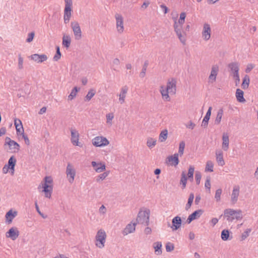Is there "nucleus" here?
I'll return each mask as SVG.
<instances>
[{
  "instance_id": "obj_1",
  "label": "nucleus",
  "mask_w": 258,
  "mask_h": 258,
  "mask_svg": "<svg viewBox=\"0 0 258 258\" xmlns=\"http://www.w3.org/2000/svg\"><path fill=\"white\" fill-rule=\"evenodd\" d=\"M224 215L229 222H232L234 220H241L243 218L242 212L241 210L226 209L224 211Z\"/></svg>"
},
{
  "instance_id": "obj_2",
  "label": "nucleus",
  "mask_w": 258,
  "mask_h": 258,
  "mask_svg": "<svg viewBox=\"0 0 258 258\" xmlns=\"http://www.w3.org/2000/svg\"><path fill=\"white\" fill-rule=\"evenodd\" d=\"M174 31L180 42L184 45L186 41V33L183 29V26L177 25L176 20L175 19L173 24Z\"/></svg>"
},
{
  "instance_id": "obj_3",
  "label": "nucleus",
  "mask_w": 258,
  "mask_h": 258,
  "mask_svg": "<svg viewBox=\"0 0 258 258\" xmlns=\"http://www.w3.org/2000/svg\"><path fill=\"white\" fill-rule=\"evenodd\" d=\"M106 237V233L103 229L99 230L95 237V245L99 248H103L105 246Z\"/></svg>"
},
{
  "instance_id": "obj_4",
  "label": "nucleus",
  "mask_w": 258,
  "mask_h": 258,
  "mask_svg": "<svg viewBox=\"0 0 258 258\" xmlns=\"http://www.w3.org/2000/svg\"><path fill=\"white\" fill-rule=\"evenodd\" d=\"M150 211L149 210L140 211L136 219V223L148 226L149 224Z\"/></svg>"
},
{
  "instance_id": "obj_5",
  "label": "nucleus",
  "mask_w": 258,
  "mask_h": 258,
  "mask_svg": "<svg viewBox=\"0 0 258 258\" xmlns=\"http://www.w3.org/2000/svg\"><path fill=\"white\" fill-rule=\"evenodd\" d=\"M65 8L64 10L63 19L66 24L69 23L72 15V0H64Z\"/></svg>"
},
{
  "instance_id": "obj_6",
  "label": "nucleus",
  "mask_w": 258,
  "mask_h": 258,
  "mask_svg": "<svg viewBox=\"0 0 258 258\" xmlns=\"http://www.w3.org/2000/svg\"><path fill=\"white\" fill-rule=\"evenodd\" d=\"M93 146L96 147H103L109 144V141L106 137L103 136H97L92 140Z\"/></svg>"
},
{
  "instance_id": "obj_7",
  "label": "nucleus",
  "mask_w": 258,
  "mask_h": 258,
  "mask_svg": "<svg viewBox=\"0 0 258 258\" xmlns=\"http://www.w3.org/2000/svg\"><path fill=\"white\" fill-rule=\"evenodd\" d=\"M68 181L72 183L75 179L76 172L73 165L70 163H68L66 172Z\"/></svg>"
},
{
  "instance_id": "obj_8",
  "label": "nucleus",
  "mask_w": 258,
  "mask_h": 258,
  "mask_svg": "<svg viewBox=\"0 0 258 258\" xmlns=\"http://www.w3.org/2000/svg\"><path fill=\"white\" fill-rule=\"evenodd\" d=\"M5 145H8L11 153H17L20 150V145L15 141L11 140L9 137H6Z\"/></svg>"
},
{
  "instance_id": "obj_9",
  "label": "nucleus",
  "mask_w": 258,
  "mask_h": 258,
  "mask_svg": "<svg viewBox=\"0 0 258 258\" xmlns=\"http://www.w3.org/2000/svg\"><path fill=\"white\" fill-rule=\"evenodd\" d=\"M71 26L74 32L75 39H81L82 38V31L78 22L76 21L72 22Z\"/></svg>"
},
{
  "instance_id": "obj_10",
  "label": "nucleus",
  "mask_w": 258,
  "mask_h": 258,
  "mask_svg": "<svg viewBox=\"0 0 258 258\" xmlns=\"http://www.w3.org/2000/svg\"><path fill=\"white\" fill-rule=\"evenodd\" d=\"M212 30L211 26L208 23H205L203 25V28L202 32L203 39L205 41L209 40L211 38Z\"/></svg>"
},
{
  "instance_id": "obj_11",
  "label": "nucleus",
  "mask_w": 258,
  "mask_h": 258,
  "mask_svg": "<svg viewBox=\"0 0 258 258\" xmlns=\"http://www.w3.org/2000/svg\"><path fill=\"white\" fill-rule=\"evenodd\" d=\"M115 18L117 31L118 33L121 34L124 31L123 18L119 14H116Z\"/></svg>"
},
{
  "instance_id": "obj_12",
  "label": "nucleus",
  "mask_w": 258,
  "mask_h": 258,
  "mask_svg": "<svg viewBox=\"0 0 258 258\" xmlns=\"http://www.w3.org/2000/svg\"><path fill=\"white\" fill-rule=\"evenodd\" d=\"M42 188V192H44L45 197L50 199L52 192V186L51 185H47L46 183H40L38 188Z\"/></svg>"
},
{
  "instance_id": "obj_13",
  "label": "nucleus",
  "mask_w": 258,
  "mask_h": 258,
  "mask_svg": "<svg viewBox=\"0 0 258 258\" xmlns=\"http://www.w3.org/2000/svg\"><path fill=\"white\" fill-rule=\"evenodd\" d=\"M239 193L240 187L238 185H234L231 195V202L232 204L234 205L237 202Z\"/></svg>"
},
{
  "instance_id": "obj_14",
  "label": "nucleus",
  "mask_w": 258,
  "mask_h": 258,
  "mask_svg": "<svg viewBox=\"0 0 258 258\" xmlns=\"http://www.w3.org/2000/svg\"><path fill=\"white\" fill-rule=\"evenodd\" d=\"M219 70L218 65L215 64L212 66L211 73L208 78L209 83H213L216 81Z\"/></svg>"
},
{
  "instance_id": "obj_15",
  "label": "nucleus",
  "mask_w": 258,
  "mask_h": 258,
  "mask_svg": "<svg viewBox=\"0 0 258 258\" xmlns=\"http://www.w3.org/2000/svg\"><path fill=\"white\" fill-rule=\"evenodd\" d=\"M19 235V231L16 227H12L6 233V237L10 238L13 240H16L18 237Z\"/></svg>"
},
{
  "instance_id": "obj_16",
  "label": "nucleus",
  "mask_w": 258,
  "mask_h": 258,
  "mask_svg": "<svg viewBox=\"0 0 258 258\" xmlns=\"http://www.w3.org/2000/svg\"><path fill=\"white\" fill-rule=\"evenodd\" d=\"M71 138V141L73 145L79 146V134L78 132L75 128H71L70 129Z\"/></svg>"
},
{
  "instance_id": "obj_17",
  "label": "nucleus",
  "mask_w": 258,
  "mask_h": 258,
  "mask_svg": "<svg viewBox=\"0 0 258 258\" xmlns=\"http://www.w3.org/2000/svg\"><path fill=\"white\" fill-rule=\"evenodd\" d=\"M128 87L124 86L121 88L119 93L117 95L119 97L118 101L120 104H122L125 102V99L128 92Z\"/></svg>"
},
{
  "instance_id": "obj_18",
  "label": "nucleus",
  "mask_w": 258,
  "mask_h": 258,
  "mask_svg": "<svg viewBox=\"0 0 258 258\" xmlns=\"http://www.w3.org/2000/svg\"><path fill=\"white\" fill-rule=\"evenodd\" d=\"M91 165L93 167L94 170L97 173H100L105 170L106 165L103 162H96L95 161H92Z\"/></svg>"
},
{
  "instance_id": "obj_19",
  "label": "nucleus",
  "mask_w": 258,
  "mask_h": 258,
  "mask_svg": "<svg viewBox=\"0 0 258 258\" xmlns=\"http://www.w3.org/2000/svg\"><path fill=\"white\" fill-rule=\"evenodd\" d=\"M176 81L174 78L168 80L166 88L169 91L170 93L174 94L176 92Z\"/></svg>"
},
{
  "instance_id": "obj_20",
  "label": "nucleus",
  "mask_w": 258,
  "mask_h": 258,
  "mask_svg": "<svg viewBox=\"0 0 258 258\" xmlns=\"http://www.w3.org/2000/svg\"><path fill=\"white\" fill-rule=\"evenodd\" d=\"M203 213V211L202 209L195 211L191 214L188 216L186 220L187 223L189 224L192 221L200 218Z\"/></svg>"
},
{
  "instance_id": "obj_21",
  "label": "nucleus",
  "mask_w": 258,
  "mask_h": 258,
  "mask_svg": "<svg viewBox=\"0 0 258 258\" xmlns=\"http://www.w3.org/2000/svg\"><path fill=\"white\" fill-rule=\"evenodd\" d=\"M222 148L225 151H227L229 148V135L227 133H224L222 137Z\"/></svg>"
},
{
  "instance_id": "obj_22",
  "label": "nucleus",
  "mask_w": 258,
  "mask_h": 258,
  "mask_svg": "<svg viewBox=\"0 0 258 258\" xmlns=\"http://www.w3.org/2000/svg\"><path fill=\"white\" fill-rule=\"evenodd\" d=\"M30 58L37 63H41L47 59V56L44 54H34L30 56Z\"/></svg>"
},
{
  "instance_id": "obj_23",
  "label": "nucleus",
  "mask_w": 258,
  "mask_h": 258,
  "mask_svg": "<svg viewBox=\"0 0 258 258\" xmlns=\"http://www.w3.org/2000/svg\"><path fill=\"white\" fill-rule=\"evenodd\" d=\"M136 223H130L128 224L122 231L123 235H127L128 234L134 232L136 230Z\"/></svg>"
},
{
  "instance_id": "obj_24",
  "label": "nucleus",
  "mask_w": 258,
  "mask_h": 258,
  "mask_svg": "<svg viewBox=\"0 0 258 258\" xmlns=\"http://www.w3.org/2000/svg\"><path fill=\"white\" fill-rule=\"evenodd\" d=\"M18 212L16 211H13L12 209L10 210L6 214V222L10 224L12 222L13 220L17 216Z\"/></svg>"
},
{
  "instance_id": "obj_25",
  "label": "nucleus",
  "mask_w": 258,
  "mask_h": 258,
  "mask_svg": "<svg viewBox=\"0 0 258 258\" xmlns=\"http://www.w3.org/2000/svg\"><path fill=\"white\" fill-rule=\"evenodd\" d=\"M230 72L232 75V77L235 75H238L239 70V64L238 62H231L228 64Z\"/></svg>"
},
{
  "instance_id": "obj_26",
  "label": "nucleus",
  "mask_w": 258,
  "mask_h": 258,
  "mask_svg": "<svg viewBox=\"0 0 258 258\" xmlns=\"http://www.w3.org/2000/svg\"><path fill=\"white\" fill-rule=\"evenodd\" d=\"M172 225L171 228H172V230L174 231L177 230L181 227V218L178 216L175 217L172 220Z\"/></svg>"
},
{
  "instance_id": "obj_27",
  "label": "nucleus",
  "mask_w": 258,
  "mask_h": 258,
  "mask_svg": "<svg viewBox=\"0 0 258 258\" xmlns=\"http://www.w3.org/2000/svg\"><path fill=\"white\" fill-rule=\"evenodd\" d=\"M216 159L218 164L220 166H223L225 165V161L223 159V153L221 150L216 151Z\"/></svg>"
},
{
  "instance_id": "obj_28",
  "label": "nucleus",
  "mask_w": 258,
  "mask_h": 258,
  "mask_svg": "<svg viewBox=\"0 0 258 258\" xmlns=\"http://www.w3.org/2000/svg\"><path fill=\"white\" fill-rule=\"evenodd\" d=\"M160 92L162 95V98L166 101H169L170 98L169 96V91L165 88L163 86H161Z\"/></svg>"
},
{
  "instance_id": "obj_29",
  "label": "nucleus",
  "mask_w": 258,
  "mask_h": 258,
  "mask_svg": "<svg viewBox=\"0 0 258 258\" xmlns=\"http://www.w3.org/2000/svg\"><path fill=\"white\" fill-rule=\"evenodd\" d=\"M178 154L175 153L173 155L170 156L167 158L168 162L171 163V165L176 166L179 163Z\"/></svg>"
},
{
  "instance_id": "obj_30",
  "label": "nucleus",
  "mask_w": 258,
  "mask_h": 258,
  "mask_svg": "<svg viewBox=\"0 0 258 258\" xmlns=\"http://www.w3.org/2000/svg\"><path fill=\"white\" fill-rule=\"evenodd\" d=\"M162 242L160 241H157L153 243V247L155 250V253L156 255H161L162 254Z\"/></svg>"
},
{
  "instance_id": "obj_31",
  "label": "nucleus",
  "mask_w": 258,
  "mask_h": 258,
  "mask_svg": "<svg viewBox=\"0 0 258 258\" xmlns=\"http://www.w3.org/2000/svg\"><path fill=\"white\" fill-rule=\"evenodd\" d=\"M244 92L240 89H237L235 93V96L237 101L239 102L244 103L245 102V99L243 97Z\"/></svg>"
},
{
  "instance_id": "obj_32",
  "label": "nucleus",
  "mask_w": 258,
  "mask_h": 258,
  "mask_svg": "<svg viewBox=\"0 0 258 258\" xmlns=\"http://www.w3.org/2000/svg\"><path fill=\"white\" fill-rule=\"evenodd\" d=\"M16 163V159L14 157V156H12L8 161V164H7L8 165V167L10 168V172H11V174L13 175L14 173V168Z\"/></svg>"
},
{
  "instance_id": "obj_33",
  "label": "nucleus",
  "mask_w": 258,
  "mask_h": 258,
  "mask_svg": "<svg viewBox=\"0 0 258 258\" xmlns=\"http://www.w3.org/2000/svg\"><path fill=\"white\" fill-rule=\"evenodd\" d=\"M224 111L223 108L219 109L217 113V115L214 121L215 124L218 125L220 123L222 116L223 115Z\"/></svg>"
},
{
  "instance_id": "obj_34",
  "label": "nucleus",
  "mask_w": 258,
  "mask_h": 258,
  "mask_svg": "<svg viewBox=\"0 0 258 258\" xmlns=\"http://www.w3.org/2000/svg\"><path fill=\"white\" fill-rule=\"evenodd\" d=\"M249 77L248 75H246L243 78L242 83L241 84V88L244 90L247 89L249 87Z\"/></svg>"
},
{
  "instance_id": "obj_35",
  "label": "nucleus",
  "mask_w": 258,
  "mask_h": 258,
  "mask_svg": "<svg viewBox=\"0 0 258 258\" xmlns=\"http://www.w3.org/2000/svg\"><path fill=\"white\" fill-rule=\"evenodd\" d=\"M71 42V39L70 36L64 35L62 37V45L67 48H69L70 46Z\"/></svg>"
},
{
  "instance_id": "obj_36",
  "label": "nucleus",
  "mask_w": 258,
  "mask_h": 258,
  "mask_svg": "<svg viewBox=\"0 0 258 258\" xmlns=\"http://www.w3.org/2000/svg\"><path fill=\"white\" fill-rule=\"evenodd\" d=\"M109 172V171H107L97 176L96 177V182H100L104 180L108 176Z\"/></svg>"
},
{
  "instance_id": "obj_37",
  "label": "nucleus",
  "mask_w": 258,
  "mask_h": 258,
  "mask_svg": "<svg viewBox=\"0 0 258 258\" xmlns=\"http://www.w3.org/2000/svg\"><path fill=\"white\" fill-rule=\"evenodd\" d=\"M157 140L156 139L149 137L147 140V146L149 148H153L156 144Z\"/></svg>"
},
{
  "instance_id": "obj_38",
  "label": "nucleus",
  "mask_w": 258,
  "mask_h": 258,
  "mask_svg": "<svg viewBox=\"0 0 258 258\" xmlns=\"http://www.w3.org/2000/svg\"><path fill=\"white\" fill-rule=\"evenodd\" d=\"M168 137V131L167 130H164L160 133L159 137V141L160 142H164L167 138Z\"/></svg>"
},
{
  "instance_id": "obj_39",
  "label": "nucleus",
  "mask_w": 258,
  "mask_h": 258,
  "mask_svg": "<svg viewBox=\"0 0 258 258\" xmlns=\"http://www.w3.org/2000/svg\"><path fill=\"white\" fill-rule=\"evenodd\" d=\"M187 177L184 171H182L181 173V177L180 180V183L182 184V188L184 189L186 187Z\"/></svg>"
},
{
  "instance_id": "obj_40",
  "label": "nucleus",
  "mask_w": 258,
  "mask_h": 258,
  "mask_svg": "<svg viewBox=\"0 0 258 258\" xmlns=\"http://www.w3.org/2000/svg\"><path fill=\"white\" fill-rule=\"evenodd\" d=\"M229 231L228 229L223 230L221 234V239L224 241L229 240Z\"/></svg>"
},
{
  "instance_id": "obj_41",
  "label": "nucleus",
  "mask_w": 258,
  "mask_h": 258,
  "mask_svg": "<svg viewBox=\"0 0 258 258\" xmlns=\"http://www.w3.org/2000/svg\"><path fill=\"white\" fill-rule=\"evenodd\" d=\"M194 199V194L193 193H190L188 199L187 203L185 206V210H188L191 207L192 203L193 202Z\"/></svg>"
},
{
  "instance_id": "obj_42",
  "label": "nucleus",
  "mask_w": 258,
  "mask_h": 258,
  "mask_svg": "<svg viewBox=\"0 0 258 258\" xmlns=\"http://www.w3.org/2000/svg\"><path fill=\"white\" fill-rule=\"evenodd\" d=\"M195 171V168L192 166H190L188 168L187 173V177L190 181H192L194 179V173Z\"/></svg>"
},
{
  "instance_id": "obj_43",
  "label": "nucleus",
  "mask_w": 258,
  "mask_h": 258,
  "mask_svg": "<svg viewBox=\"0 0 258 258\" xmlns=\"http://www.w3.org/2000/svg\"><path fill=\"white\" fill-rule=\"evenodd\" d=\"M96 93V91L94 89H91L88 91L87 95L85 97V99L86 101H90L92 97L95 95Z\"/></svg>"
},
{
  "instance_id": "obj_44",
  "label": "nucleus",
  "mask_w": 258,
  "mask_h": 258,
  "mask_svg": "<svg viewBox=\"0 0 258 258\" xmlns=\"http://www.w3.org/2000/svg\"><path fill=\"white\" fill-rule=\"evenodd\" d=\"M186 17V13L185 12H182L180 14L179 19L177 22V25H179L180 26H183V24L185 22V19Z\"/></svg>"
},
{
  "instance_id": "obj_45",
  "label": "nucleus",
  "mask_w": 258,
  "mask_h": 258,
  "mask_svg": "<svg viewBox=\"0 0 258 258\" xmlns=\"http://www.w3.org/2000/svg\"><path fill=\"white\" fill-rule=\"evenodd\" d=\"M214 164L212 161L209 160L206 163L205 171L209 172L213 171Z\"/></svg>"
},
{
  "instance_id": "obj_46",
  "label": "nucleus",
  "mask_w": 258,
  "mask_h": 258,
  "mask_svg": "<svg viewBox=\"0 0 258 258\" xmlns=\"http://www.w3.org/2000/svg\"><path fill=\"white\" fill-rule=\"evenodd\" d=\"M79 89H78L77 87H75L72 90L70 94L68 96V99L72 100H73L77 95V93L79 91Z\"/></svg>"
},
{
  "instance_id": "obj_47",
  "label": "nucleus",
  "mask_w": 258,
  "mask_h": 258,
  "mask_svg": "<svg viewBox=\"0 0 258 258\" xmlns=\"http://www.w3.org/2000/svg\"><path fill=\"white\" fill-rule=\"evenodd\" d=\"M185 145V142L183 141H181L179 143L178 153L177 154H178V155H179L180 156H182V155L183 154Z\"/></svg>"
},
{
  "instance_id": "obj_48",
  "label": "nucleus",
  "mask_w": 258,
  "mask_h": 258,
  "mask_svg": "<svg viewBox=\"0 0 258 258\" xmlns=\"http://www.w3.org/2000/svg\"><path fill=\"white\" fill-rule=\"evenodd\" d=\"M222 192V190L221 188H219L216 190L215 195V199L216 202H219L221 200V196Z\"/></svg>"
},
{
  "instance_id": "obj_49",
  "label": "nucleus",
  "mask_w": 258,
  "mask_h": 258,
  "mask_svg": "<svg viewBox=\"0 0 258 258\" xmlns=\"http://www.w3.org/2000/svg\"><path fill=\"white\" fill-rule=\"evenodd\" d=\"M106 123L109 125H112V120L114 118V114L113 113H109L106 114Z\"/></svg>"
},
{
  "instance_id": "obj_50",
  "label": "nucleus",
  "mask_w": 258,
  "mask_h": 258,
  "mask_svg": "<svg viewBox=\"0 0 258 258\" xmlns=\"http://www.w3.org/2000/svg\"><path fill=\"white\" fill-rule=\"evenodd\" d=\"M23 62L24 59L22 57L21 55L19 54L18 55V68L19 70H22L23 69Z\"/></svg>"
},
{
  "instance_id": "obj_51",
  "label": "nucleus",
  "mask_w": 258,
  "mask_h": 258,
  "mask_svg": "<svg viewBox=\"0 0 258 258\" xmlns=\"http://www.w3.org/2000/svg\"><path fill=\"white\" fill-rule=\"evenodd\" d=\"M56 52L55 55L53 56V59L54 61H58L61 57V53L60 52L59 47L56 46Z\"/></svg>"
},
{
  "instance_id": "obj_52",
  "label": "nucleus",
  "mask_w": 258,
  "mask_h": 258,
  "mask_svg": "<svg viewBox=\"0 0 258 258\" xmlns=\"http://www.w3.org/2000/svg\"><path fill=\"white\" fill-rule=\"evenodd\" d=\"M16 129L18 135H21L22 136L23 134H25L22 124H20V125H16Z\"/></svg>"
},
{
  "instance_id": "obj_53",
  "label": "nucleus",
  "mask_w": 258,
  "mask_h": 258,
  "mask_svg": "<svg viewBox=\"0 0 258 258\" xmlns=\"http://www.w3.org/2000/svg\"><path fill=\"white\" fill-rule=\"evenodd\" d=\"M165 248H166V251L170 252V251L173 250V249L174 248V246L173 243H170V242H168L166 244Z\"/></svg>"
},
{
  "instance_id": "obj_54",
  "label": "nucleus",
  "mask_w": 258,
  "mask_h": 258,
  "mask_svg": "<svg viewBox=\"0 0 258 258\" xmlns=\"http://www.w3.org/2000/svg\"><path fill=\"white\" fill-rule=\"evenodd\" d=\"M251 232L250 229H247L241 235V239L242 240L246 239L249 235L250 232Z\"/></svg>"
},
{
  "instance_id": "obj_55",
  "label": "nucleus",
  "mask_w": 258,
  "mask_h": 258,
  "mask_svg": "<svg viewBox=\"0 0 258 258\" xmlns=\"http://www.w3.org/2000/svg\"><path fill=\"white\" fill-rule=\"evenodd\" d=\"M202 177V175L201 173L199 171H196L195 174V178L196 180V182L197 184H199L200 183L201 179Z\"/></svg>"
},
{
  "instance_id": "obj_56",
  "label": "nucleus",
  "mask_w": 258,
  "mask_h": 258,
  "mask_svg": "<svg viewBox=\"0 0 258 258\" xmlns=\"http://www.w3.org/2000/svg\"><path fill=\"white\" fill-rule=\"evenodd\" d=\"M52 182V180L51 177L46 176L44 178V182L41 183H46L47 185H51Z\"/></svg>"
},
{
  "instance_id": "obj_57",
  "label": "nucleus",
  "mask_w": 258,
  "mask_h": 258,
  "mask_svg": "<svg viewBox=\"0 0 258 258\" xmlns=\"http://www.w3.org/2000/svg\"><path fill=\"white\" fill-rule=\"evenodd\" d=\"M210 118L207 117V116H205L202 121V126L204 127H207L208 124V122Z\"/></svg>"
},
{
  "instance_id": "obj_58",
  "label": "nucleus",
  "mask_w": 258,
  "mask_h": 258,
  "mask_svg": "<svg viewBox=\"0 0 258 258\" xmlns=\"http://www.w3.org/2000/svg\"><path fill=\"white\" fill-rule=\"evenodd\" d=\"M254 64L252 63H248L245 69V72L246 73H249L254 68Z\"/></svg>"
},
{
  "instance_id": "obj_59",
  "label": "nucleus",
  "mask_w": 258,
  "mask_h": 258,
  "mask_svg": "<svg viewBox=\"0 0 258 258\" xmlns=\"http://www.w3.org/2000/svg\"><path fill=\"white\" fill-rule=\"evenodd\" d=\"M34 35H35V34H34V32H33L29 33L28 35V38L26 39V41L29 43L32 41V40L34 38Z\"/></svg>"
},
{
  "instance_id": "obj_60",
  "label": "nucleus",
  "mask_w": 258,
  "mask_h": 258,
  "mask_svg": "<svg viewBox=\"0 0 258 258\" xmlns=\"http://www.w3.org/2000/svg\"><path fill=\"white\" fill-rule=\"evenodd\" d=\"M205 186L206 188L208 189L209 192H210V188H211V183H210V178L208 177L207 178L205 183Z\"/></svg>"
},
{
  "instance_id": "obj_61",
  "label": "nucleus",
  "mask_w": 258,
  "mask_h": 258,
  "mask_svg": "<svg viewBox=\"0 0 258 258\" xmlns=\"http://www.w3.org/2000/svg\"><path fill=\"white\" fill-rule=\"evenodd\" d=\"M233 78L234 80L235 84L236 86H237L239 85L240 83V77L239 75H235L233 77Z\"/></svg>"
},
{
  "instance_id": "obj_62",
  "label": "nucleus",
  "mask_w": 258,
  "mask_h": 258,
  "mask_svg": "<svg viewBox=\"0 0 258 258\" xmlns=\"http://www.w3.org/2000/svg\"><path fill=\"white\" fill-rule=\"evenodd\" d=\"M196 124L191 121H190L187 124L185 125L186 127L188 128L193 130L195 127Z\"/></svg>"
},
{
  "instance_id": "obj_63",
  "label": "nucleus",
  "mask_w": 258,
  "mask_h": 258,
  "mask_svg": "<svg viewBox=\"0 0 258 258\" xmlns=\"http://www.w3.org/2000/svg\"><path fill=\"white\" fill-rule=\"evenodd\" d=\"M120 64V60L118 58H115L112 61V66L113 67H116Z\"/></svg>"
},
{
  "instance_id": "obj_64",
  "label": "nucleus",
  "mask_w": 258,
  "mask_h": 258,
  "mask_svg": "<svg viewBox=\"0 0 258 258\" xmlns=\"http://www.w3.org/2000/svg\"><path fill=\"white\" fill-rule=\"evenodd\" d=\"M99 212L101 214H105L106 212V209L104 205H102L99 209Z\"/></svg>"
}]
</instances>
